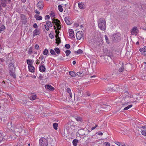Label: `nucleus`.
<instances>
[{"mask_svg":"<svg viewBox=\"0 0 146 146\" xmlns=\"http://www.w3.org/2000/svg\"><path fill=\"white\" fill-rule=\"evenodd\" d=\"M98 127V125H96L94 127H93L91 128L92 130H93L94 129H95L96 127Z\"/></svg>","mask_w":146,"mask_h":146,"instance_id":"13d9d810","label":"nucleus"},{"mask_svg":"<svg viewBox=\"0 0 146 146\" xmlns=\"http://www.w3.org/2000/svg\"><path fill=\"white\" fill-rule=\"evenodd\" d=\"M49 37L51 39L53 38H54V36L52 34H51V33L49 34Z\"/></svg>","mask_w":146,"mask_h":146,"instance_id":"8fccbe9b","label":"nucleus"},{"mask_svg":"<svg viewBox=\"0 0 146 146\" xmlns=\"http://www.w3.org/2000/svg\"><path fill=\"white\" fill-rule=\"evenodd\" d=\"M106 55L110 57L111 58L113 56V53L111 52L110 50H107V52Z\"/></svg>","mask_w":146,"mask_h":146,"instance_id":"412c9836","label":"nucleus"},{"mask_svg":"<svg viewBox=\"0 0 146 146\" xmlns=\"http://www.w3.org/2000/svg\"><path fill=\"white\" fill-rule=\"evenodd\" d=\"M70 51L69 50H66L65 52L66 55L67 56H68L70 54Z\"/></svg>","mask_w":146,"mask_h":146,"instance_id":"79ce46f5","label":"nucleus"},{"mask_svg":"<svg viewBox=\"0 0 146 146\" xmlns=\"http://www.w3.org/2000/svg\"><path fill=\"white\" fill-rule=\"evenodd\" d=\"M69 36L71 38L74 37V34L73 30L72 29H70L69 30Z\"/></svg>","mask_w":146,"mask_h":146,"instance_id":"4468645a","label":"nucleus"},{"mask_svg":"<svg viewBox=\"0 0 146 146\" xmlns=\"http://www.w3.org/2000/svg\"><path fill=\"white\" fill-rule=\"evenodd\" d=\"M75 118L78 121H82V118L80 117L75 116Z\"/></svg>","mask_w":146,"mask_h":146,"instance_id":"c756f323","label":"nucleus"},{"mask_svg":"<svg viewBox=\"0 0 146 146\" xmlns=\"http://www.w3.org/2000/svg\"><path fill=\"white\" fill-rule=\"evenodd\" d=\"M39 144L40 146H47L48 144V141L46 139L41 138L39 139Z\"/></svg>","mask_w":146,"mask_h":146,"instance_id":"7ed1b4c3","label":"nucleus"},{"mask_svg":"<svg viewBox=\"0 0 146 146\" xmlns=\"http://www.w3.org/2000/svg\"><path fill=\"white\" fill-rule=\"evenodd\" d=\"M18 127V128L19 129V130L18 131H17V130H16V129H15V131H17V132H19L20 131H21V129H22V127L21 126H20L19 127V126H18L17 127Z\"/></svg>","mask_w":146,"mask_h":146,"instance_id":"3c124183","label":"nucleus"},{"mask_svg":"<svg viewBox=\"0 0 146 146\" xmlns=\"http://www.w3.org/2000/svg\"><path fill=\"white\" fill-rule=\"evenodd\" d=\"M39 78L41 79V80H42L43 78V76H42L41 75H40L39 76Z\"/></svg>","mask_w":146,"mask_h":146,"instance_id":"0e129e2a","label":"nucleus"},{"mask_svg":"<svg viewBox=\"0 0 146 146\" xmlns=\"http://www.w3.org/2000/svg\"><path fill=\"white\" fill-rule=\"evenodd\" d=\"M119 34L118 33H116L114 34L111 36L112 39L113 40L116 41H118L120 40L121 38L120 37Z\"/></svg>","mask_w":146,"mask_h":146,"instance_id":"39448f33","label":"nucleus"},{"mask_svg":"<svg viewBox=\"0 0 146 146\" xmlns=\"http://www.w3.org/2000/svg\"><path fill=\"white\" fill-rule=\"evenodd\" d=\"M103 145H104L105 146H110V143L108 142H105L104 143Z\"/></svg>","mask_w":146,"mask_h":146,"instance_id":"37998d69","label":"nucleus"},{"mask_svg":"<svg viewBox=\"0 0 146 146\" xmlns=\"http://www.w3.org/2000/svg\"><path fill=\"white\" fill-rule=\"evenodd\" d=\"M137 28L136 27H135L133 28L131 30V32L132 35H136L137 33Z\"/></svg>","mask_w":146,"mask_h":146,"instance_id":"9d476101","label":"nucleus"},{"mask_svg":"<svg viewBox=\"0 0 146 146\" xmlns=\"http://www.w3.org/2000/svg\"><path fill=\"white\" fill-rule=\"evenodd\" d=\"M117 143H116L117 145L119 146H126L125 145H122L119 142H117Z\"/></svg>","mask_w":146,"mask_h":146,"instance_id":"09e8293b","label":"nucleus"},{"mask_svg":"<svg viewBox=\"0 0 146 146\" xmlns=\"http://www.w3.org/2000/svg\"><path fill=\"white\" fill-rule=\"evenodd\" d=\"M35 17L36 19V20H41L42 19V16L37 15H35Z\"/></svg>","mask_w":146,"mask_h":146,"instance_id":"4be33fe9","label":"nucleus"},{"mask_svg":"<svg viewBox=\"0 0 146 146\" xmlns=\"http://www.w3.org/2000/svg\"><path fill=\"white\" fill-rule=\"evenodd\" d=\"M35 48L36 49H38L39 48V46L38 44H35Z\"/></svg>","mask_w":146,"mask_h":146,"instance_id":"6e6d98bb","label":"nucleus"},{"mask_svg":"<svg viewBox=\"0 0 146 146\" xmlns=\"http://www.w3.org/2000/svg\"><path fill=\"white\" fill-rule=\"evenodd\" d=\"M15 70H9V74L10 76L12 77L13 78L15 79L16 78V75L15 74Z\"/></svg>","mask_w":146,"mask_h":146,"instance_id":"f8f14e48","label":"nucleus"},{"mask_svg":"<svg viewBox=\"0 0 146 146\" xmlns=\"http://www.w3.org/2000/svg\"><path fill=\"white\" fill-rule=\"evenodd\" d=\"M99 28L102 31H104L106 29V22L104 18H100L98 21Z\"/></svg>","mask_w":146,"mask_h":146,"instance_id":"f03ea898","label":"nucleus"},{"mask_svg":"<svg viewBox=\"0 0 146 146\" xmlns=\"http://www.w3.org/2000/svg\"><path fill=\"white\" fill-rule=\"evenodd\" d=\"M56 43L58 45L60 43H61V40L59 37H58V38H56Z\"/></svg>","mask_w":146,"mask_h":146,"instance_id":"473e14b6","label":"nucleus"},{"mask_svg":"<svg viewBox=\"0 0 146 146\" xmlns=\"http://www.w3.org/2000/svg\"><path fill=\"white\" fill-rule=\"evenodd\" d=\"M75 54H81L83 53V51L81 49H79L77 51H75L74 52Z\"/></svg>","mask_w":146,"mask_h":146,"instance_id":"a878e982","label":"nucleus"},{"mask_svg":"<svg viewBox=\"0 0 146 146\" xmlns=\"http://www.w3.org/2000/svg\"><path fill=\"white\" fill-rule=\"evenodd\" d=\"M44 56H41L39 58V59H41V60H42L44 58Z\"/></svg>","mask_w":146,"mask_h":146,"instance_id":"680f3d73","label":"nucleus"},{"mask_svg":"<svg viewBox=\"0 0 146 146\" xmlns=\"http://www.w3.org/2000/svg\"><path fill=\"white\" fill-rule=\"evenodd\" d=\"M85 71V70L84 69L80 70L79 72H77L76 73V74L80 77H83L84 75H86Z\"/></svg>","mask_w":146,"mask_h":146,"instance_id":"423d86ee","label":"nucleus"},{"mask_svg":"<svg viewBox=\"0 0 146 146\" xmlns=\"http://www.w3.org/2000/svg\"><path fill=\"white\" fill-rule=\"evenodd\" d=\"M76 37L77 39L80 40L83 37L82 32V31H78L76 33Z\"/></svg>","mask_w":146,"mask_h":146,"instance_id":"0eeeda50","label":"nucleus"},{"mask_svg":"<svg viewBox=\"0 0 146 146\" xmlns=\"http://www.w3.org/2000/svg\"><path fill=\"white\" fill-rule=\"evenodd\" d=\"M58 9L59 11L61 12H62L63 11V9L62 6L60 5L58 6Z\"/></svg>","mask_w":146,"mask_h":146,"instance_id":"c9c22d12","label":"nucleus"},{"mask_svg":"<svg viewBox=\"0 0 146 146\" xmlns=\"http://www.w3.org/2000/svg\"><path fill=\"white\" fill-rule=\"evenodd\" d=\"M44 3L42 1L39 2L37 5V6L40 10H42L44 7Z\"/></svg>","mask_w":146,"mask_h":146,"instance_id":"1a4fd4ad","label":"nucleus"},{"mask_svg":"<svg viewBox=\"0 0 146 146\" xmlns=\"http://www.w3.org/2000/svg\"><path fill=\"white\" fill-rule=\"evenodd\" d=\"M124 70V67L123 66H122L119 69V71L121 72L123 71Z\"/></svg>","mask_w":146,"mask_h":146,"instance_id":"c03bdc74","label":"nucleus"},{"mask_svg":"<svg viewBox=\"0 0 146 146\" xmlns=\"http://www.w3.org/2000/svg\"><path fill=\"white\" fill-rule=\"evenodd\" d=\"M142 135L145 136H146V131L143 130L141 132Z\"/></svg>","mask_w":146,"mask_h":146,"instance_id":"49530a36","label":"nucleus"},{"mask_svg":"<svg viewBox=\"0 0 146 146\" xmlns=\"http://www.w3.org/2000/svg\"><path fill=\"white\" fill-rule=\"evenodd\" d=\"M45 88L50 90H54V88L50 85H46L45 86Z\"/></svg>","mask_w":146,"mask_h":146,"instance_id":"2eb2a0df","label":"nucleus"},{"mask_svg":"<svg viewBox=\"0 0 146 146\" xmlns=\"http://www.w3.org/2000/svg\"><path fill=\"white\" fill-rule=\"evenodd\" d=\"M78 142V141L77 139H74L72 141V143L73 145L74 146H76L77 145V143Z\"/></svg>","mask_w":146,"mask_h":146,"instance_id":"c85d7f7f","label":"nucleus"},{"mask_svg":"<svg viewBox=\"0 0 146 146\" xmlns=\"http://www.w3.org/2000/svg\"><path fill=\"white\" fill-rule=\"evenodd\" d=\"M103 108L105 109V110H103V111H106L110 110V109L111 107L110 106L107 105L105 106L104 107H103Z\"/></svg>","mask_w":146,"mask_h":146,"instance_id":"b1692460","label":"nucleus"},{"mask_svg":"<svg viewBox=\"0 0 146 146\" xmlns=\"http://www.w3.org/2000/svg\"><path fill=\"white\" fill-rule=\"evenodd\" d=\"M29 54H31L32 52V50L31 49H29Z\"/></svg>","mask_w":146,"mask_h":146,"instance_id":"774afa93","label":"nucleus"},{"mask_svg":"<svg viewBox=\"0 0 146 146\" xmlns=\"http://www.w3.org/2000/svg\"><path fill=\"white\" fill-rule=\"evenodd\" d=\"M9 70H14L15 68L14 67L13 64L12 63H10L9 64Z\"/></svg>","mask_w":146,"mask_h":146,"instance_id":"5701e85b","label":"nucleus"},{"mask_svg":"<svg viewBox=\"0 0 146 146\" xmlns=\"http://www.w3.org/2000/svg\"><path fill=\"white\" fill-rule=\"evenodd\" d=\"M37 96L35 94H32L31 96L29 97V99L30 100H33L37 99Z\"/></svg>","mask_w":146,"mask_h":146,"instance_id":"f3484780","label":"nucleus"},{"mask_svg":"<svg viewBox=\"0 0 146 146\" xmlns=\"http://www.w3.org/2000/svg\"><path fill=\"white\" fill-rule=\"evenodd\" d=\"M0 2L2 6L3 7H5L6 5L7 0H1Z\"/></svg>","mask_w":146,"mask_h":146,"instance_id":"dca6fc26","label":"nucleus"},{"mask_svg":"<svg viewBox=\"0 0 146 146\" xmlns=\"http://www.w3.org/2000/svg\"><path fill=\"white\" fill-rule=\"evenodd\" d=\"M65 47L67 49H68V48H70V44H67L65 45Z\"/></svg>","mask_w":146,"mask_h":146,"instance_id":"de8ad7c7","label":"nucleus"},{"mask_svg":"<svg viewBox=\"0 0 146 146\" xmlns=\"http://www.w3.org/2000/svg\"><path fill=\"white\" fill-rule=\"evenodd\" d=\"M50 52L51 54L53 55H54L56 54L55 51L52 49H50Z\"/></svg>","mask_w":146,"mask_h":146,"instance_id":"ea45409f","label":"nucleus"},{"mask_svg":"<svg viewBox=\"0 0 146 146\" xmlns=\"http://www.w3.org/2000/svg\"><path fill=\"white\" fill-rule=\"evenodd\" d=\"M66 90H67V92L69 94H70V93H71V90L69 88H67Z\"/></svg>","mask_w":146,"mask_h":146,"instance_id":"603ef678","label":"nucleus"},{"mask_svg":"<svg viewBox=\"0 0 146 146\" xmlns=\"http://www.w3.org/2000/svg\"><path fill=\"white\" fill-rule=\"evenodd\" d=\"M40 31L38 29H36L33 32V36H36L39 35L40 34Z\"/></svg>","mask_w":146,"mask_h":146,"instance_id":"6ab92c4d","label":"nucleus"},{"mask_svg":"<svg viewBox=\"0 0 146 146\" xmlns=\"http://www.w3.org/2000/svg\"><path fill=\"white\" fill-rule=\"evenodd\" d=\"M5 29V27L2 24H0V33L1 31H3Z\"/></svg>","mask_w":146,"mask_h":146,"instance_id":"bb28decb","label":"nucleus"},{"mask_svg":"<svg viewBox=\"0 0 146 146\" xmlns=\"http://www.w3.org/2000/svg\"><path fill=\"white\" fill-rule=\"evenodd\" d=\"M32 60L30 59H28L27 60V63L29 66L30 65H31L32 64Z\"/></svg>","mask_w":146,"mask_h":146,"instance_id":"7c9ffc66","label":"nucleus"},{"mask_svg":"<svg viewBox=\"0 0 146 146\" xmlns=\"http://www.w3.org/2000/svg\"><path fill=\"white\" fill-rule=\"evenodd\" d=\"M4 136H3L2 133L0 132V143L3 139Z\"/></svg>","mask_w":146,"mask_h":146,"instance_id":"a19ab883","label":"nucleus"},{"mask_svg":"<svg viewBox=\"0 0 146 146\" xmlns=\"http://www.w3.org/2000/svg\"><path fill=\"white\" fill-rule=\"evenodd\" d=\"M54 29L55 30V32L56 34H59V31H57V29H56V27L55 26H54Z\"/></svg>","mask_w":146,"mask_h":146,"instance_id":"a18cd8bd","label":"nucleus"},{"mask_svg":"<svg viewBox=\"0 0 146 146\" xmlns=\"http://www.w3.org/2000/svg\"><path fill=\"white\" fill-rule=\"evenodd\" d=\"M55 37L56 38H58V37H59V34H56V35H55Z\"/></svg>","mask_w":146,"mask_h":146,"instance_id":"338daca9","label":"nucleus"},{"mask_svg":"<svg viewBox=\"0 0 146 146\" xmlns=\"http://www.w3.org/2000/svg\"><path fill=\"white\" fill-rule=\"evenodd\" d=\"M50 19V16L49 15H46L45 17V19L46 20L47 19Z\"/></svg>","mask_w":146,"mask_h":146,"instance_id":"4d7b16f0","label":"nucleus"},{"mask_svg":"<svg viewBox=\"0 0 146 146\" xmlns=\"http://www.w3.org/2000/svg\"><path fill=\"white\" fill-rule=\"evenodd\" d=\"M53 125L54 128L55 130H57V127H58V123H54L53 124Z\"/></svg>","mask_w":146,"mask_h":146,"instance_id":"2f4dec72","label":"nucleus"},{"mask_svg":"<svg viewBox=\"0 0 146 146\" xmlns=\"http://www.w3.org/2000/svg\"><path fill=\"white\" fill-rule=\"evenodd\" d=\"M21 21L24 24H25L27 22V19L26 18L25 15L23 14H21L20 15Z\"/></svg>","mask_w":146,"mask_h":146,"instance_id":"6e6552de","label":"nucleus"},{"mask_svg":"<svg viewBox=\"0 0 146 146\" xmlns=\"http://www.w3.org/2000/svg\"><path fill=\"white\" fill-rule=\"evenodd\" d=\"M105 40H106V42L108 44H109L110 43V41L108 39V38L106 35H105L104 36Z\"/></svg>","mask_w":146,"mask_h":146,"instance_id":"e433bc0d","label":"nucleus"},{"mask_svg":"<svg viewBox=\"0 0 146 146\" xmlns=\"http://www.w3.org/2000/svg\"><path fill=\"white\" fill-rule=\"evenodd\" d=\"M83 3H78V6L81 9L83 8Z\"/></svg>","mask_w":146,"mask_h":146,"instance_id":"4c0bfd02","label":"nucleus"},{"mask_svg":"<svg viewBox=\"0 0 146 146\" xmlns=\"http://www.w3.org/2000/svg\"><path fill=\"white\" fill-rule=\"evenodd\" d=\"M33 27L37 29L38 28V26L36 23H35L33 25Z\"/></svg>","mask_w":146,"mask_h":146,"instance_id":"5fc2aeb1","label":"nucleus"},{"mask_svg":"<svg viewBox=\"0 0 146 146\" xmlns=\"http://www.w3.org/2000/svg\"><path fill=\"white\" fill-rule=\"evenodd\" d=\"M64 21L67 25H70L71 23L69 20V18L68 17H66L65 18Z\"/></svg>","mask_w":146,"mask_h":146,"instance_id":"aec40b11","label":"nucleus"},{"mask_svg":"<svg viewBox=\"0 0 146 146\" xmlns=\"http://www.w3.org/2000/svg\"><path fill=\"white\" fill-rule=\"evenodd\" d=\"M53 19V21L52 22V23L54 24H55L58 30H60L61 27L60 24V21L57 19H55L54 20Z\"/></svg>","mask_w":146,"mask_h":146,"instance_id":"20e7f679","label":"nucleus"},{"mask_svg":"<svg viewBox=\"0 0 146 146\" xmlns=\"http://www.w3.org/2000/svg\"><path fill=\"white\" fill-rule=\"evenodd\" d=\"M29 71L31 72H34L35 68L32 65H30L28 66Z\"/></svg>","mask_w":146,"mask_h":146,"instance_id":"a211bd4d","label":"nucleus"},{"mask_svg":"<svg viewBox=\"0 0 146 146\" xmlns=\"http://www.w3.org/2000/svg\"><path fill=\"white\" fill-rule=\"evenodd\" d=\"M35 12L36 13L40 14V12L38 11H37V10H36L35 11Z\"/></svg>","mask_w":146,"mask_h":146,"instance_id":"052dcab7","label":"nucleus"},{"mask_svg":"<svg viewBox=\"0 0 146 146\" xmlns=\"http://www.w3.org/2000/svg\"><path fill=\"white\" fill-rule=\"evenodd\" d=\"M46 25L48 27H51L52 26V24L51 22L50 21H48L46 22Z\"/></svg>","mask_w":146,"mask_h":146,"instance_id":"cd10ccee","label":"nucleus"},{"mask_svg":"<svg viewBox=\"0 0 146 146\" xmlns=\"http://www.w3.org/2000/svg\"><path fill=\"white\" fill-rule=\"evenodd\" d=\"M69 74L72 77H74L76 75V74L74 72L72 71H70L69 72Z\"/></svg>","mask_w":146,"mask_h":146,"instance_id":"393cba45","label":"nucleus"},{"mask_svg":"<svg viewBox=\"0 0 146 146\" xmlns=\"http://www.w3.org/2000/svg\"><path fill=\"white\" fill-rule=\"evenodd\" d=\"M45 28L46 30L48 31L49 30V27L48 26H46V25H44Z\"/></svg>","mask_w":146,"mask_h":146,"instance_id":"864d4df0","label":"nucleus"},{"mask_svg":"<svg viewBox=\"0 0 146 146\" xmlns=\"http://www.w3.org/2000/svg\"><path fill=\"white\" fill-rule=\"evenodd\" d=\"M139 50L142 54L146 55V46L143 47L142 48H140Z\"/></svg>","mask_w":146,"mask_h":146,"instance_id":"9b49d317","label":"nucleus"},{"mask_svg":"<svg viewBox=\"0 0 146 146\" xmlns=\"http://www.w3.org/2000/svg\"><path fill=\"white\" fill-rule=\"evenodd\" d=\"M69 94V95H70V98H72V94L71 93H70Z\"/></svg>","mask_w":146,"mask_h":146,"instance_id":"69168bd1","label":"nucleus"},{"mask_svg":"<svg viewBox=\"0 0 146 146\" xmlns=\"http://www.w3.org/2000/svg\"><path fill=\"white\" fill-rule=\"evenodd\" d=\"M125 93L126 96L125 97H123L121 100V102L123 106H125L129 103V102H130V98H133V96L129 94L127 91Z\"/></svg>","mask_w":146,"mask_h":146,"instance_id":"f257e3e1","label":"nucleus"},{"mask_svg":"<svg viewBox=\"0 0 146 146\" xmlns=\"http://www.w3.org/2000/svg\"><path fill=\"white\" fill-rule=\"evenodd\" d=\"M132 106V105H129L127 107L124 108L123 109V110H127L129 109V108H130Z\"/></svg>","mask_w":146,"mask_h":146,"instance_id":"f704fd0d","label":"nucleus"},{"mask_svg":"<svg viewBox=\"0 0 146 146\" xmlns=\"http://www.w3.org/2000/svg\"><path fill=\"white\" fill-rule=\"evenodd\" d=\"M51 17H54L55 16V15L54 13H52L50 14Z\"/></svg>","mask_w":146,"mask_h":146,"instance_id":"e2e57ef3","label":"nucleus"},{"mask_svg":"<svg viewBox=\"0 0 146 146\" xmlns=\"http://www.w3.org/2000/svg\"><path fill=\"white\" fill-rule=\"evenodd\" d=\"M5 61V60L3 58H0V62L3 63Z\"/></svg>","mask_w":146,"mask_h":146,"instance_id":"bf43d9fd","label":"nucleus"},{"mask_svg":"<svg viewBox=\"0 0 146 146\" xmlns=\"http://www.w3.org/2000/svg\"><path fill=\"white\" fill-rule=\"evenodd\" d=\"M54 50L57 54H59L60 52V50L59 49V48H55Z\"/></svg>","mask_w":146,"mask_h":146,"instance_id":"72a5a7b5","label":"nucleus"},{"mask_svg":"<svg viewBox=\"0 0 146 146\" xmlns=\"http://www.w3.org/2000/svg\"><path fill=\"white\" fill-rule=\"evenodd\" d=\"M48 52V50L47 49H45L44 50L43 52V54L44 55H46Z\"/></svg>","mask_w":146,"mask_h":146,"instance_id":"58836bf2","label":"nucleus"},{"mask_svg":"<svg viewBox=\"0 0 146 146\" xmlns=\"http://www.w3.org/2000/svg\"><path fill=\"white\" fill-rule=\"evenodd\" d=\"M39 69L40 72H43L45 71L46 68L44 65H41L39 66Z\"/></svg>","mask_w":146,"mask_h":146,"instance_id":"ddd939ff","label":"nucleus"}]
</instances>
